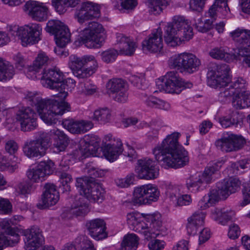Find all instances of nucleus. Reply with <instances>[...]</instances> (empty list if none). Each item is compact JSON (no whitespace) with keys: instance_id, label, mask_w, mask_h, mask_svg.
<instances>
[{"instance_id":"nucleus-1","label":"nucleus","mask_w":250,"mask_h":250,"mask_svg":"<svg viewBox=\"0 0 250 250\" xmlns=\"http://www.w3.org/2000/svg\"><path fill=\"white\" fill-rule=\"evenodd\" d=\"M180 135L176 132L167 135L153 150L155 159L165 168H177L188 163V153L178 142Z\"/></svg>"},{"instance_id":"nucleus-2","label":"nucleus","mask_w":250,"mask_h":250,"mask_svg":"<svg viewBox=\"0 0 250 250\" xmlns=\"http://www.w3.org/2000/svg\"><path fill=\"white\" fill-rule=\"evenodd\" d=\"M127 223L133 230L140 233L146 239L164 236L167 234V229L163 225L160 214H148L140 216L133 213H128Z\"/></svg>"},{"instance_id":"nucleus-3","label":"nucleus","mask_w":250,"mask_h":250,"mask_svg":"<svg viewBox=\"0 0 250 250\" xmlns=\"http://www.w3.org/2000/svg\"><path fill=\"white\" fill-rule=\"evenodd\" d=\"M229 71V66L226 64L211 62L208 67L207 74L208 85L215 88L224 87L219 94V99L222 102H225L236 95L231 84L228 87L231 81Z\"/></svg>"},{"instance_id":"nucleus-4","label":"nucleus","mask_w":250,"mask_h":250,"mask_svg":"<svg viewBox=\"0 0 250 250\" xmlns=\"http://www.w3.org/2000/svg\"><path fill=\"white\" fill-rule=\"evenodd\" d=\"M27 99L32 106L36 107L41 119L47 125L55 124L57 116L70 110V105L64 101L58 102L54 99H43L38 95L30 94Z\"/></svg>"},{"instance_id":"nucleus-5","label":"nucleus","mask_w":250,"mask_h":250,"mask_svg":"<svg viewBox=\"0 0 250 250\" xmlns=\"http://www.w3.org/2000/svg\"><path fill=\"white\" fill-rule=\"evenodd\" d=\"M193 36L192 28L188 20L182 16L173 18V21L168 23L165 29L164 40L167 45L175 47L182 41H189Z\"/></svg>"},{"instance_id":"nucleus-6","label":"nucleus","mask_w":250,"mask_h":250,"mask_svg":"<svg viewBox=\"0 0 250 250\" xmlns=\"http://www.w3.org/2000/svg\"><path fill=\"white\" fill-rule=\"evenodd\" d=\"M68 66L75 76L79 79H84L96 72L98 64L93 55L78 57L75 55H71L69 57Z\"/></svg>"},{"instance_id":"nucleus-7","label":"nucleus","mask_w":250,"mask_h":250,"mask_svg":"<svg viewBox=\"0 0 250 250\" xmlns=\"http://www.w3.org/2000/svg\"><path fill=\"white\" fill-rule=\"evenodd\" d=\"M41 74V82L44 87L58 91L59 93L55 96L61 100L67 96L68 93L65 91L67 85L63 81L62 72L58 68L44 69Z\"/></svg>"},{"instance_id":"nucleus-8","label":"nucleus","mask_w":250,"mask_h":250,"mask_svg":"<svg viewBox=\"0 0 250 250\" xmlns=\"http://www.w3.org/2000/svg\"><path fill=\"white\" fill-rule=\"evenodd\" d=\"M104 31L101 24L95 21L90 22L79 32V41L87 48H100L104 42Z\"/></svg>"},{"instance_id":"nucleus-9","label":"nucleus","mask_w":250,"mask_h":250,"mask_svg":"<svg viewBox=\"0 0 250 250\" xmlns=\"http://www.w3.org/2000/svg\"><path fill=\"white\" fill-rule=\"evenodd\" d=\"M201 62L194 54L184 52L175 55L168 60L171 68L176 69L182 73L192 74L198 71Z\"/></svg>"},{"instance_id":"nucleus-10","label":"nucleus","mask_w":250,"mask_h":250,"mask_svg":"<svg viewBox=\"0 0 250 250\" xmlns=\"http://www.w3.org/2000/svg\"><path fill=\"white\" fill-rule=\"evenodd\" d=\"M229 36L239 47L236 60L250 67V30L238 28L230 32Z\"/></svg>"},{"instance_id":"nucleus-11","label":"nucleus","mask_w":250,"mask_h":250,"mask_svg":"<svg viewBox=\"0 0 250 250\" xmlns=\"http://www.w3.org/2000/svg\"><path fill=\"white\" fill-rule=\"evenodd\" d=\"M156 84L161 91L176 94H180L185 88L192 86L191 83L185 82L173 71L168 72L163 78L159 79Z\"/></svg>"},{"instance_id":"nucleus-12","label":"nucleus","mask_w":250,"mask_h":250,"mask_svg":"<svg viewBox=\"0 0 250 250\" xmlns=\"http://www.w3.org/2000/svg\"><path fill=\"white\" fill-rule=\"evenodd\" d=\"M50 140L48 133L40 132L36 139L25 143L23 147L24 154L28 158L43 156L49 146Z\"/></svg>"},{"instance_id":"nucleus-13","label":"nucleus","mask_w":250,"mask_h":250,"mask_svg":"<svg viewBox=\"0 0 250 250\" xmlns=\"http://www.w3.org/2000/svg\"><path fill=\"white\" fill-rule=\"evenodd\" d=\"M160 191L154 185L147 184L136 188L134 190L133 201L139 205L150 204L158 200Z\"/></svg>"},{"instance_id":"nucleus-14","label":"nucleus","mask_w":250,"mask_h":250,"mask_svg":"<svg viewBox=\"0 0 250 250\" xmlns=\"http://www.w3.org/2000/svg\"><path fill=\"white\" fill-rule=\"evenodd\" d=\"M46 31L55 36L56 44L65 47L70 41V33L67 26L59 20H50L47 23Z\"/></svg>"},{"instance_id":"nucleus-15","label":"nucleus","mask_w":250,"mask_h":250,"mask_svg":"<svg viewBox=\"0 0 250 250\" xmlns=\"http://www.w3.org/2000/svg\"><path fill=\"white\" fill-rule=\"evenodd\" d=\"M245 143L246 141L242 136L227 133L217 140L215 145L218 149L228 153L241 149Z\"/></svg>"},{"instance_id":"nucleus-16","label":"nucleus","mask_w":250,"mask_h":250,"mask_svg":"<svg viewBox=\"0 0 250 250\" xmlns=\"http://www.w3.org/2000/svg\"><path fill=\"white\" fill-rule=\"evenodd\" d=\"M16 35L21 40L23 46L34 44L41 40L42 28L40 24L32 23L17 28Z\"/></svg>"},{"instance_id":"nucleus-17","label":"nucleus","mask_w":250,"mask_h":250,"mask_svg":"<svg viewBox=\"0 0 250 250\" xmlns=\"http://www.w3.org/2000/svg\"><path fill=\"white\" fill-rule=\"evenodd\" d=\"M16 224L12 220H3L0 222V250L4 247L14 246L20 239L19 235L11 227V224Z\"/></svg>"},{"instance_id":"nucleus-18","label":"nucleus","mask_w":250,"mask_h":250,"mask_svg":"<svg viewBox=\"0 0 250 250\" xmlns=\"http://www.w3.org/2000/svg\"><path fill=\"white\" fill-rule=\"evenodd\" d=\"M99 6L90 1L83 2L81 6L76 9L74 17L78 22L83 24L89 20H92L100 17Z\"/></svg>"},{"instance_id":"nucleus-19","label":"nucleus","mask_w":250,"mask_h":250,"mask_svg":"<svg viewBox=\"0 0 250 250\" xmlns=\"http://www.w3.org/2000/svg\"><path fill=\"white\" fill-rule=\"evenodd\" d=\"M23 234L25 237L24 242L26 250H37L42 245L43 238L41 231L38 227L33 226L30 229L24 230ZM43 250H55V249L53 246H50L44 247Z\"/></svg>"},{"instance_id":"nucleus-20","label":"nucleus","mask_w":250,"mask_h":250,"mask_svg":"<svg viewBox=\"0 0 250 250\" xmlns=\"http://www.w3.org/2000/svg\"><path fill=\"white\" fill-rule=\"evenodd\" d=\"M137 165L135 171L140 179L151 180L158 176L159 169L152 159L145 158L139 160Z\"/></svg>"},{"instance_id":"nucleus-21","label":"nucleus","mask_w":250,"mask_h":250,"mask_svg":"<svg viewBox=\"0 0 250 250\" xmlns=\"http://www.w3.org/2000/svg\"><path fill=\"white\" fill-rule=\"evenodd\" d=\"M54 169V164L52 161H42L35 167L29 169L27 175L32 182H42L47 175L52 174Z\"/></svg>"},{"instance_id":"nucleus-22","label":"nucleus","mask_w":250,"mask_h":250,"mask_svg":"<svg viewBox=\"0 0 250 250\" xmlns=\"http://www.w3.org/2000/svg\"><path fill=\"white\" fill-rule=\"evenodd\" d=\"M36 116V113L30 107L19 110L16 119L21 125V130L29 131L35 129L37 126Z\"/></svg>"},{"instance_id":"nucleus-23","label":"nucleus","mask_w":250,"mask_h":250,"mask_svg":"<svg viewBox=\"0 0 250 250\" xmlns=\"http://www.w3.org/2000/svg\"><path fill=\"white\" fill-rule=\"evenodd\" d=\"M99 138L93 134L85 135L79 142L78 153L86 158L93 154L99 146Z\"/></svg>"},{"instance_id":"nucleus-24","label":"nucleus","mask_w":250,"mask_h":250,"mask_svg":"<svg viewBox=\"0 0 250 250\" xmlns=\"http://www.w3.org/2000/svg\"><path fill=\"white\" fill-rule=\"evenodd\" d=\"M24 10L35 21H42L47 19L48 8L43 3L29 0L25 4Z\"/></svg>"},{"instance_id":"nucleus-25","label":"nucleus","mask_w":250,"mask_h":250,"mask_svg":"<svg viewBox=\"0 0 250 250\" xmlns=\"http://www.w3.org/2000/svg\"><path fill=\"white\" fill-rule=\"evenodd\" d=\"M59 193L56 186L53 184L46 183L44 186V191L40 202L37 204L40 209H43L55 205L59 199Z\"/></svg>"},{"instance_id":"nucleus-26","label":"nucleus","mask_w":250,"mask_h":250,"mask_svg":"<svg viewBox=\"0 0 250 250\" xmlns=\"http://www.w3.org/2000/svg\"><path fill=\"white\" fill-rule=\"evenodd\" d=\"M144 49L152 53L160 52L163 48V32L160 28L154 30L142 42Z\"/></svg>"},{"instance_id":"nucleus-27","label":"nucleus","mask_w":250,"mask_h":250,"mask_svg":"<svg viewBox=\"0 0 250 250\" xmlns=\"http://www.w3.org/2000/svg\"><path fill=\"white\" fill-rule=\"evenodd\" d=\"M62 124L65 128L73 134L84 133L93 127L92 122L85 120L65 119L63 121Z\"/></svg>"},{"instance_id":"nucleus-28","label":"nucleus","mask_w":250,"mask_h":250,"mask_svg":"<svg viewBox=\"0 0 250 250\" xmlns=\"http://www.w3.org/2000/svg\"><path fill=\"white\" fill-rule=\"evenodd\" d=\"M241 181L236 178L230 177L225 179L217 184V187L219 188L220 193L224 198H228L230 194L236 192L240 188Z\"/></svg>"},{"instance_id":"nucleus-29","label":"nucleus","mask_w":250,"mask_h":250,"mask_svg":"<svg viewBox=\"0 0 250 250\" xmlns=\"http://www.w3.org/2000/svg\"><path fill=\"white\" fill-rule=\"evenodd\" d=\"M83 192V196L90 202L102 203L104 199L105 191L102 186L97 183H90Z\"/></svg>"},{"instance_id":"nucleus-30","label":"nucleus","mask_w":250,"mask_h":250,"mask_svg":"<svg viewBox=\"0 0 250 250\" xmlns=\"http://www.w3.org/2000/svg\"><path fill=\"white\" fill-rule=\"evenodd\" d=\"M86 226L89 234L98 240L107 237L105 233V224L103 220L96 219L86 223Z\"/></svg>"},{"instance_id":"nucleus-31","label":"nucleus","mask_w":250,"mask_h":250,"mask_svg":"<svg viewBox=\"0 0 250 250\" xmlns=\"http://www.w3.org/2000/svg\"><path fill=\"white\" fill-rule=\"evenodd\" d=\"M116 42L120 53L123 55L131 56L137 47L136 42L132 39L122 34L117 35Z\"/></svg>"},{"instance_id":"nucleus-32","label":"nucleus","mask_w":250,"mask_h":250,"mask_svg":"<svg viewBox=\"0 0 250 250\" xmlns=\"http://www.w3.org/2000/svg\"><path fill=\"white\" fill-rule=\"evenodd\" d=\"M211 182L205 173L197 172L191 175L186 181V186L188 190L196 193L204 183L208 184Z\"/></svg>"},{"instance_id":"nucleus-33","label":"nucleus","mask_w":250,"mask_h":250,"mask_svg":"<svg viewBox=\"0 0 250 250\" xmlns=\"http://www.w3.org/2000/svg\"><path fill=\"white\" fill-rule=\"evenodd\" d=\"M103 149L107 159L113 162L117 159L123 151L121 141L119 139H113L111 143L105 144Z\"/></svg>"},{"instance_id":"nucleus-34","label":"nucleus","mask_w":250,"mask_h":250,"mask_svg":"<svg viewBox=\"0 0 250 250\" xmlns=\"http://www.w3.org/2000/svg\"><path fill=\"white\" fill-rule=\"evenodd\" d=\"M89 209L87 201L83 196L77 197L69 210L70 214L76 216L84 215L88 212Z\"/></svg>"},{"instance_id":"nucleus-35","label":"nucleus","mask_w":250,"mask_h":250,"mask_svg":"<svg viewBox=\"0 0 250 250\" xmlns=\"http://www.w3.org/2000/svg\"><path fill=\"white\" fill-rule=\"evenodd\" d=\"M209 55L213 58L224 60L227 62H230L237 59V55L228 52L227 47H215L209 52Z\"/></svg>"},{"instance_id":"nucleus-36","label":"nucleus","mask_w":250,"mask_h":250,"mask_svg":"<svg viewBox=\"0 0 250 250\" xmlns=\"http://www.w3.org/2000/svg\"><path fill=\"white\" fill-rule=\"evenodd\" d=\"M235 212L228 208L215 209L212 212V219L222 225H225L228 221L233 219Z\"/></svg>"},{"instance_id":"nucleus-37","label":"nucleus","mask_w":250,"mask_h":250,"mask_svg":"<svg viewBox=\"0 0 250 250\" xmlns=\"http://www.w3.org/2000/svg\"><path fill=\"white\" fill-rule=\"evenodd\" d=\"M220 11L225 15L229 12V8L228 7L227 0H215L214 3L208 10L207 13V17H210V20H213V22L217 16V11Z\"/></svg>"},{"instance_id":"nucleus-38","label":"nucleus","mask_w":250,"mask_h":250,"mask_svg":"<svg viewBox=\"0 0 250 250\" xmlns=\"http://www.w3.org/2000/svg\"><path fill=\"white\" fill-rule=\"evenodd\" d=\"M79 0H51V4L59 14L64 13L68 7H75Z\"/></svg>"},{"instance_id":"nucleus-39","label":"nucleus","mask_w":250,"mask_h":250,"mask_svg":"<svg viewBox=\"0 0 250 250\" xmlns=\"http://www.w3.org/2000/svg\"><path fill=\"white\" fill-rule=\"evenodd\" d=\"M139 240V237L134 233L125 235L121 242L120 250H136Z\"/></svg>"},{"instance_id":"nucleus-40","label":"nucleus","mask_w":250,"mask_h":250,"mask_svg":"<svg viewBox=\"0 0 250 250\" xmlns=\"http://www.w3.org/2000/svg\"><path fill=\"white\" fill-rule=\"evenodd\" d=\"M15 74L13 66L0 57V81H6L12 78Z\"/></svg>"},{"instance_id":"nucleus-41","label":"nucleus","mask_w":250,"mask_h":250,"mask_svg":"<svg viewBox=\"0 0 250 250\" xmlns=\"http://www.w3.org/2000/svg\"><path fill=\"white\" fill-rule=\"evenodd\" d=\"M167 4L166 0H147L148 11L154 15L160 14Z\"/></svg>"},{"instance_id":"nucleus-42","label":"nucleus","mask_w":250,"mask_h":250,"mask_svg":"<svg viewBox=\"0 0 250 250\" xmlns=\"http://www.w3.org/2000/svg\"><path fill=\"white\" fill-rule=\"evenodd\" d=\"M146 104L150 107H155L160 109L167 110L169 108L168 103L153 96H147L146 95L143 99Z\"/></svg>"},{"instance_id":"nucleus-43","label":"nucleus","mask_w":250,"mask_h":250,"mask_svg":"<svg viewBox=\"0 0 250 250\" xmlns=\"http://www.w3.org/2000/svg\"><path fill=\"white\" fill-rule=\"evenodd\" d=\"M17 168L18 166L17 165H11L7 162L6 158L0 154V170H8L10 172H13ZM6 184V181L4 179V177L0 174V189H1L2 187L5 186Z\"/></svg>"},{"instance_id":"nucleus-44","label":"nucleus","mask_w":250,"mask_h":250,"mask_svg":"<svg viewBox=\"0 0 250 250\" xmlns=\"http://www.w3.org/2000/svg\"><path fill=\"white\" fill-rule=\"evenodd\" d=\"M107 91L109 94L121 91L122 89L127 87L125 82L121 79L114 78L108 81L106 84Z\"/></svg>"},{"instance_id":"nucleus-45","label":"nucleus","mask_w":250,"mask_h":250,"mask_svg":"<svg viewBox=\"0 0 250 250\" xmlns=\"http://www.w3.org/2000/svg\"><path fill=\"white\" fill-rule=\"evenodd\" d=\"M111 116V112L108 108H101L94 111L93 119L101 124H105L110 120Z\"/></svg>"},{"instance_id":"nucleus-46","label":"nucleus","mask_w":250,"mask_h":250,"mask_svg":"<svg viewBox=\"0 0 250 250\" xmlns=\"http://www.w3.org/2000/svg\"><path fill=\"white\" fill-rule=\"evenodd\" d=\"M53 59L49 58L46 54L41 51L38 55L33 63V70L37 71L42 66L50 64L52 63Z\"/></svg>"},{"instance_id":"nucleus-47","label":"nucleus","mask_w":250,"mask_h":250,"mask_svg":"<svg viewBox=\"0 0 250 250\" xmlns=\"http://www.w3.org/2000/svg\"><path fill=\"white\" fill-rule=\"evenodd\" d=\"M216 189H212L209 191L207 195L203 197V202H206V207H209L215 202L218 201L219 199H226L227 198H224L220 193L219 188L217 187Z\"/></svg>"},{"instance_id":"nucleus-48","label":"nucleus","mask_w":250,"mask_h":250,"mask_svg":"<svg viewBox=\"0 0 250 250\" xmlns=\"http://www.w3.org/2000/svg\"><path fill=\"white\" fill-rule=\"evenodd\" d=\"M236 94H242L247 92L248 83L247 81L242 77L237 78L233 83H231Z\"/></svg>"},{"instance_id":"nucleus-49","label":"nucleus","mask_w":250,"mask_h":250,"mask_svg":"<svg viewBox=\"0 0 250 250\" xmlns=\"http://www.w3.org/2000/svg\"><path fill=\"white\" fill-rule=\"evenodd\" d=\"M100 55L101 59L104 62L109 63L115 61L118 55V52L115 49L110 48L103 51Z\"/></svg>"},{"instance_id":"nucleus-50","label":"nucleus","mask_w":250,"mask_h":250,"mask_svg":"<svg viewBox=\"0 0 250 250\" xmlns=\"http://www.w3.org/2000/svg\"><path fill=\"white\" fill-rule=\"evenodd\" d=\"M223 164L224 161H223L213 162L205 168L204 173L205 175L208 177L210 182L212 179V175L220 169Z\"/></svg>"},{"instance_id":"nucleus-51","label":"nucleus","mask_w":250,"mask_h":250,"mask_svg":"<svg viewBox=\"0 0 250 250\" xmlns=\"http://www.w3.org/2000/svg\"><path fill=\"white\" fill-rule=\"evenodd\" d=\"M237 112H232L231 115L224 116L219 119V122L222 126L224 128H227L231 125L237 124L238 122V119H235L234 116Z\"/></svg>"},{"instance_id":"nucleus-52","label":"nucleus","mask_w":250,"mask_h":250,"mask_svg":"<svg viewBox=\"0 0 250 250\" xmlns=\"http://www.w3.org/2000/svg\"><path fill=\"white\" fill-rule=\"evenodd\" d=\"M205 216L206 214L202 210H197L188 217L187 221L203 227Z\"/></svg>"},{"instance_id":"nucleus-53","label":"nucleus","mask_w":250,"mask_h":250,"mask_svg":"<svg viewBox=\"0 0 250 250\" xmlns=\"http://www.w3.org/2000/svg\"><path fill=\"white\" fill-rule=\"evenodd\" d=\"M213 20L208 19L203 22L201 19H198L195 22V27L197 30L202 33H205L213 27Z\"/></svg>"},{"instance_id":"nucleus-54","label":"nucleus","mask_w":250,"mask_h":250,"mask_svg":"<svg viewBox=\"0 0 250 250\" xmlns=\"http://www.w3.org/2000/svg\"><path fill=\"white\" fill-rule=\"evenodd\" d=\"M60 179L61 183L63 187V192L70 191L69 184L72 181L71 174L66 172H60Z\"/></svg>"},{"instance_id":"nucleus-55","label":"nucleus","mask_w":250,"mask_h":250,"mask_svg":"<svg viewBox=\"0 0 250 250\" xmlns=\"http://www.w3.org/2000/svg\"><path fill=\"white\" fill-rule=\"evenodd\" d=\"M12 205L10 201L5 198H0V214H7L12 212Z\"/></svg>"},{"instance_id":"nucleus-56","label":"nucleus","mask_w":250,"mask_h":250,"mask_svg":"<svg viewBox=\"0 0 250 250\" xmlns=\"http://www.w3.org/2000/svg\"><path fill=\"white\" fill-rule=\"evenodd\" d=\"M91 183L92 182L88 181L86 177L77 178L76 186L79 188L80 193L79 196L84 195V190L87 188V186Z\"/></svg>"},{"instance_id":"nucleus-57","label":"nucleus","mask_w":250,"mask_h":250,"mask_svg":"<svg viewBox=\"0 0 250 250\" xmlns=\"http://www.w3.org/2000/svg\"><path fill=\"white\" fill-rule=\"evenodd\" d=\"M206 0H189V8L191 11L201 12L203 10Z\"/></svg>"},{"instance_id":"nucleus-58","label":"nucleus","mask_w":250,"mask_h":250,"mask_svg":"<svg viewBox=\"0 0 250 250\" xmlns=\"http://www.w3.org/2000/svg\"><path fill=\"white\" fill-rule=\"evenodd\" d=\"M247 104L245 103L244 97L241 94H236L233 97L232 105L237 109L247 107Z\"/></svg>"},{"instance_id":"nucleus-59","label":"nucleus","mask_w":250,"mask_h":250,"mask_svg":"<svg viewBox=\"0 0 250 250\" xmlns=\"http://www.w3.org/2000/svg\"><path fill=\"white\" fill-rule=\"evenodd\" d=\"M50 132L51 134H53L56 137L55 139L56 141L68 144L69 139L63 132L58 129H53L51 130Z\"/></svg>"},{"instance_id":"nucleus-60","label":"nucleus","mask_w":250,"mask_h":250,"mask_svg":"<svg viewBox=\"0 0 250 250\" xmlns=\"http://www.w3.org/2000/svg\"><path fill=\"white\" fill-rule=\"evenodd\" d=\"M113 97L115 101L119 103H125L128 99L127 88L122 89L121 91L114 93Z\"/></svg>"},{"instance_id":"nucleus-61","label":"nucleus","mask_w":250,"mask_h":250,"mask_svg":"<svg viewBox=\"0 0 250 250\" xmlns=\"http://www.w3.org/2000/svg\"><path fill=\"white\" fill-rule=\"evenodd\" d=\"M240 229L239 226L236 224H232L229 227L228 232V236L231 239L237 238L240 234Z\"/></svg>"},{"instance_id":"nucleus-62","label":"nucleus","mask_w":250,"mask_h":250,"mask_svg":"<svg viewBox=\"0 0 250 250\" xmlns=\"http://www.w3.org/2000/svg\"><path fill=\"white\" fill-rule=\"evenodd\" d=\"M5 149L10 154H13L17 151L18 146L15 141L10 140L6 142Z\"/></svg>"},{"instance_id":"nucleus-63","label":"nucleus","mask_w":250,"mask_h":250,"mask_svg":"<svg viewBox=\"0 0 250 250\" xmlns=\"http://www.w3.org/2000/svg\"><path fill=\"white\" fill-rule=\"evenodd\" d=\"M202 228H203V227L197 225L194 223L188 221L187 224V230L188 235H195L198 230L201 229Z\"/></svg>"},{"instance_id":"nucleus-64","label":"nucleus","mask_w":250,"mask_h":250,"mask_svg":"<svg viewBox=\"0 0 250 250\" xmlns=\"http://www.w3.org/2000/svg\"><path fill=\"white\" fill-rule=\"evenodd\" d=\"M165 242L158 239L153 240L148 244L150 250H161L164 248Z\"/></svg>"}]
</instances>
